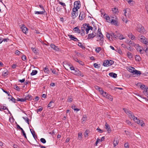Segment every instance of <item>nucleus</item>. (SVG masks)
<instances>
[{"label":"nucleus","instance_id":"nucleus-1","mask_svg":"<svg viewBox=\"0 0 148 148\" xmlns=\"http://www.w3.org/2000/svg\"><path fill=\"white\" fill-rule=\"evenodd\" d=\"M71 70L73 71L72 73L75 75H77L80 76L81 77H83L84 75L81 73L80 71H79L77 69H75L73 66H71L70 67Z\"/></svg>","mask_w":148,"mask_h":148},{"label":"nucleus","instance_id":"nucleus-2","mask_svg":"<svg viewBox=\"0 0 148 148\" xmlns=\"http://www.w3.org/2000/svg\"><path fill=\"white\" fill-rule=\"evenodd\" d=\"M138 40L144 44L147 45L148 41H147V38L141 34H140L138 36Z\"/></svg>","mask_w":148,"mask_h":148},{"label":"nucleus","instance_id":"nucleus-3","mask_svg":"<svg viewBox=\"0 0 148 148\" xmlns=\"http://www.w3.org/2000/svg\"><path fill=\"white\" fill-rule=\"evenodd\" d=\"M134 120L138 124L141 125L142 126H143L145 125V123L142 120H139L137 117H134Z\"/></svg>","mask_w":148,"mask_h":148},{"label":"nucleus","instance_id":"nucleus-4","mask_svg":"<svg viewBox=\"0 0 148 148\" xmlns=\"http://www.w3.org/2000/svg\"><path fill=\"white\" fill-rule=\"evenodd\" d=\"M137 31L140 33H144L145 30L141 25H138L137 27Z\"/></svg>","mask_w":148,"mask_h":148},{"label":"nucleus","instance_id":"nucleus-5","mask_svg":"<svg viewBox=\"0 0 148 148\" xmlns=\"http://www.w3.org/2000/svg\"><path fill=\"white\" fill-rule=\"evenodd\" d=\"M96 37H99V38L103 37V35L101 33V29L100 28H98L97 31V35H96Z\"/></svg>","mask_w":148,"mask_h":148},{"label":"nucleus","instance_id":"nucleus-6","mask_svg":"<svg viewBox=\"0 0 148 148\" xmlns=\"http://www.w3.org/2000/svg\"><path fill=\"white\" fill-rule=\"evenodd\" d=\"M21 29L22 32L26 34L27 31H28V29L24 25L21 27Z\"/></svg>","mask_w":148,"mask_h":148},{"label":"nucleus","instance_id":"nucleus-7","mask_svg":"<svg viewBox=\"0 0 148 148\" xmlns=\"http://www.w3.org/2000/svg\"><path fill=\"white\" fill-rule=\"evenodd\" d=\"M105 128L107 130L108 133H110L111 131V130L110 127L109 125H108L107 123H106L105 124Z\"/></svg>","mask_w":148,"mask_h":148},{"label":"nucleus","instance_id":"nucleus-8","mask_svg":"<svg viewBox=\"0 0 148 148\" xmlns=\"http://www.w3.org/2000/svg\"><path fill=\"white\" fill-rule=\"evenodd\" d=\"M80 2L79 1H75L74 3V7L75 8H78V9L79 8V5H80Z\"/></svg>","mask_w":148,"mask_h":148},{"label":"nucleus","instance_id":"nucleus-9","mask_svg":"<svg viewBox=\"0 0 148 148\" xmlns=\"http://www.w3.org/2000/svg\"><path fill=\"white\" fill-rule=\"evenodd\" d=\"M85 17V15L84 12H82L80 13L79 19L81 20H83Z\"/></svg>","mask_w":148,"mask_h":148},{"label":"nucleus","instance_id":"nucleus-10","mask_svg":"<svg viewBox=\"0 0 148 148\" xmlns=\"http://www.w3.org/2000/svg\"><path fill=\"white\" fill-rule=\"evenodd\" d=\"M96 36V33H92L91 34H89L88 35V39H91V38H93Z\"/></svg>","mask_w":148,"mask_h":148},{"label":"nucleus","instance_id":"nucleus-11","mask_svg":"<svg viewBox=\"0 0 148 148\" xmlns=\"http://www.w3.org/2000/svg\"><path fill=\"white\" fill-rule=\"evenodd\" d=\"M127 70L130 72L132 73L133 74L134 71L135 70V69L134 68L130 66L127 68Z\"/></svg>","mask_w":148,"mask_h":148},{"label":"nucleus","instance_id":"nucleus-12","mask_svg":"<svg viewBox=\"0 0 148 148\" xmlns=\"http://www.w3.org/2000/svg\"><path fill=\"white\" fill-rule=\"evenodd\" d=\"M137 49L138 51H139L141 53H143V51L142 49L143 48L140 46H139V45H136Z\"/></svg>","mask_w":148,"mask_h":148},{"label":"nucleus","instance_id":"nucleus-13","mask_svg":"<svg viewBox=\"0 0 148 148\" xmlns=\"http://www.w3.org/2000/svg\"><path fill=\"white\" fill-rule=\"evenodd\" d=\"M50 46L52 48H53V49L56 51H58L59 50V49L58 48V47L55 46L53 44H51Z\"/></svg>","mask_w":148,"mask_h":148},{"label":"nucleus","instance_id":"nucleus-14","mask_svg":"<svg viewBox=\"0 0 148 148\" xmlns=\"http://www.w3.org/2000/svg\"><path fill=\"white\" fill-rule=\"evenodd\" d=\"M97 41L99 42V44L100 45L102 46L104 42L103 37H100V40H97Z\"/></svg>","mask_w":148,"mask_h":148},{"label":"nucleus","instance_id":"nucleus-15","mask_svg":"<svg viewBox=\"0 0 148 148\" xmlns=\"http://www.w3.org/2000/svg\"><path fill=\"white\" fill-rule=\"evenodd\" d=\"M71 40H73L75 41H78V39L76 37H75L72 35H70L69 36Z\"/></svg>","mask_w":148,"mask_h":148},{"label":"nucleus","instance_id":"nucleus-16","mask_svg":"<svg viewBox=\"0 0 148 148\" xmlns=\"http://www.w3.org/2000/svg\"><path fill=\"white\" fill-rule=\"evenodd\" d=\"M108 60H104L103 62V65L105 66H110Z\"/></svg>","mask_w":148,"mask_h":148},{"label":"nucleus","instance_id":"nucleus-17","mask_svg":"<svg viewBox=\"0 0 148 148\" xmlns=\"http://www.w3.org/2000/svg\"><path fill=\"white\" fill-rule=\"evenodd\" d=\"M71 17L73 19H75L78 15V13L72 12L71 13Z\"/></svg>","mask_w":148,"mask_h":148},{"label":"nucleus","instance_id":"nucleus-18","mask_svg":"<svg viewBox=\"0 0 148 148\" xmlns=\"http://www.w3.org/2000/svg\"><path fill=\"white\" fill-rule=\"evenodd\" d=\"M25 101L26 100H31L32 99V97L30 95H28L24 98Z\"/></svg>","mask_w":148,"mask_h":148},{"label":"nucleus","instance_id":"nucleus-19","mask_svg":"<svg viewBox=\"0 0 148 148\" xmlns=\"http://www.w3.org/2000/svg\"><path fill=\"white\" fill-rule=\"evenodd\" d=\"M109 75L110 77L114 78H116L117 77V74L113 72L110 73Z\"/></svg>","mask_w":148,"mask_h":148},{"label":"nucleus","instance_id":"nucleus-20","mask_svg":"<svg viewBox=\"0 0 148 148\" xmlns=\"http://www.w3.org/2000/svg\"><path fill=\"white\" fill-rule=\"evenodd\" d=\"M127 43L130 46H134L135 45V44L134 43V42L131 40H130L129 41H128V42H127Z\"/></svg>","mask_w":148,"mask_h":148},{"label":"nucleus","instance_id":"nucleus-21","mask_svg":"<svg viewBox=\"0 0 148 148\" xmlns=\"http://www.w3.org/2000/svg\"><path fill=\"white\" fill-rule=\"evenodd\" d=\"M110 23L112 24H114L116 25H117L118 23V22L116 21L114 19H112Z\"/></svg>","mask_w":148,"mask_h":148},{"label":"nucleus","instance_id":"nucleus-22","mask_svg":"<svg viewBox=\"0 0 148 148\" xmlns=\"http://www.w3.org/2000/svg\"><path fill=\"white\" fill-rule=\"evenodd\" d=\"M127 114L129 116V118L131 119H134V117H136L132 114L131 112H129Z\"/></svg>","mask_w":148,"mask_h":148},{"label":"nucleus","instance_id":"nucleus-23","mask_svg":"<svg viewBox=\"0 0 148 148\" xmlns=\"http://www.w3.org/2000/svg\"><path fill=\"white\" fill-rule=\"evenodd\" d=\"M119 142V141L117 140V139H115L113 142V145L114 147H115L117 145Z\"/></svg>","mask_w":148,"mask_h":148},{"label":"nucleus","instance_id":"nucleus-24","mask_svg":"<svg viewBox=\"0 0 148 148\" xmlns=\"http://www.w3.org/2000/svg\"><path fill=\"white\" fill-rule=\"evenodd\" d=\"M104 18L106 19L107 22L110 23L111 20H110V18L108 16H105Z\"/></svg>","mask_w":148,"mask_h":148},{"label":"nucleus","instance_id":"nucleus-25","mask_svg":"<svg viewBox=\"0 0 148 148\" xmlns=\"http://www.w3.org/2000/svg\"><path fill=\"white\" fill-rule=\"evenodd\" d=\"M141 74V73L140 71L137 70H136V69H135L134 72L133 73V74H136L137 75H140Z\"/></svg>","mask_w":148,"mask_h":148},{"label":"nucleus","instance_id":"nucleus-26","mask_svg":"<svg viewBox=\"0 0 148 148\" xmlns=\"http://www.w3.org/2000/svg\"><path fill=\"white\" fill-rule=\"evenodd\" d=\"M110 34V36L112 38H116L117 37H118V36L116 35V34L113 33H111Z\"/></svg>","mask_w":148,"mask_h":148},{"label":"nucleus","instance_id":"nucleus-27","mask_svg":"<svg viewBox=\"0 0 148 148\" xmlns=\"http://www.w3.org/2000/svg\"><path fill=\"white\" fill-rule=\"evenodd\" d=\"M78 43H79L78 44V46L80 47L82 49H85V47H84V46L83 45V44L80 42H79Z\"/></svg>","mask_w":148,"mask_h":148},{"label":"nucleus","instance_id":"nucleus-28","mask_svg":"<svg viewBox=\"0 0 148 148\" xmlns=\"http://www.w3.org/2000/svg\"><path fill=\"white\" fill-rule=\"evenodd\" d=\"M127 57L130 58H133L132 54L129 51L127 52Z\"/></svg>","mask_w":148,"mask_h":148},{"label":"nucleus","instance_id":"nucleus-29","mask_svg":"<svg viewBox=\"0 0 148 148\" xmlns=\"http://www.w3.org/2000/svg\"><path fill=\"white\" fill-rule=\"evenodd\" d=\"M45 12V11H43L41 12L36 11L35 12V14H43Z\"/></svg>","mask_w":148,"mask_h":148},{"label":"nucleus","instance_id":"nucleus-30","mask_svg":"<svg viewBox=\"0 0 148 148\" xmlns=\"http://www.w3.org/2000/svg\"><path fill=\"white\" fill-rule=\"evenodd\" d=\"M135 59L136 61L139 62L141 60V58L140 57L137 55H136L135 57Z\"/></svg>","mask_w":148,"mask_h":148},{"label":"nucleus","instance_id":"nucleus-31","mask_svg":"<svg viewBox=\"0 0 148 148\" xmlns=\"http://www.w3.org/2000/svg\"><path fill=\"white\" fill-rule=\"evenodd\" d=\"M75 32H77L79 33H80V29H79L78 27H75L73 30Z\"/></svg>","mask_w":148,"mask_h":148},{"label":"nucleus","instance_id":"nucleus-32","mask_svg":"<svg viewBox=\"0 0 148 148\" xmlns=\"http://www.w3.org/2000/svg\"><path fill=\"white\" fill-rule=\"evenodd\" d=\"M38 71L36 70H33L32 72L31 73V75L33 76L36 75Z\"/></svg>","mask_w":148,"mask_h":148},{"label":"nucleus","instance_id":"nucleus-33","mask_svg":"<svg viewBox=\"0 0 148 148\" xmlns=\"http://www.w3.org/2000/svg\"><path fill=\"white\" fill-rule=\"evenodd\" d=\"M87 119V117L85 115H84L83 116L82 118V122L84 123L86 120Z\"/></svg>","mask_w":148,"mask_h":148},{"label":"nucleus","instance_id":"nucleus-34","mask_svg":"<svg viewBox=\"0 0 148 148\" xmlns=\"http://www.w3.org/2000/svg\"><path fill=\"white\" fill-rule=\"evenodd\" d=\"M32 134L33 137L35 139L37 138V135H36V133L33 130L32 133Z\"/></svg>","mask_w":148,"mask_h":148},{"label":"nucleus","instance_id":"nucleus-35","mask_svg":"<svg viewBox=\"0 0 148 148\" xmlns=\"http://www.w3.org/2000/svg\"><path fill=\"white\" fill-rule=\"evenodd\" d=\"M106 97L109 99L111 101H112V98L110 96V95L108 94L107 95V96Z\"/></svg>","mask_w":148,"mask_h":148},{"label":"nucleus","instance_id":"nucleus-36","mask_svg":"<svg viewBox=\"0 0 148 148\" xmlns=\"http://www.w3.org/2000/svg\"><path fill=\"white\" fill-rule=\"evenodd\" d=\"M78 8H75V7H74V8H73L72 12H75H75L78 13Z\"/></svg>","mask_w":148,"mask_h":148},{"label":"nucleus","instance_id":"nucleus-37","mask_svg":"<svg viewBox=\"0 0 148 148\" xmlns=\"http://www.w3.org/2000/svg\"><path fill=\"white\" fill-rule=\"evenodd\" d=\"M44 71L45 73L47 74H49V69L47 67L44 68Z\"/></svg>","mask_w":148,"mask_h":148},{"label":"nucleus","instance_id":"nucleus-38","mask_svg":"<svg viewBox=\"0 0 148 148\" xmlns=\"http://www.w3.org/2000/svg\"><path fill=\"white\" fill-rule=\"evenodd\" d=\"M9 72L8 71L3 72L2 73V75L4 77H6L8 74Z\"/></svg>","mask_w":148,"mask_h":148},{"label":"nucleus","instance_id":"nucleus-39","mask_svg":"<svg viewBox=\"0 0 148 148\" xmlns=\"http://www.w3.org/2000/svg\"><path fill=\"white\" fill-rule=\"evenodd\" d=\"M23 119L26 121V123L28 124H29V119L27 117H23Z\"/></svg>","mask_w":148,"mask_h":148},{"label":"nucleus","instance_id":"nucleus-40","mask_svg":"<svg viewBox=\"0 0 148 148\" xmlns=\"http://www.w3.org/2000/svg\"><path fill=\"white\" fill-rule=\"evenodd\" d=\"M94 66L95 68L98 69L100 67V64H97L95 63L94 64Z\"/></svg>","mask_w":148,"mask_h":148},{"label":"nucleus","instance_id":"nucleus-41","mask_svg":"<svg viewBox=\"0 0 148 148\" xmlns=\"http://www.w3.org/2000/svg\"><path fill=\"white\" fill-rule=\"evenodd\" d=\"M17 101H19L22 102H24L25 101V100H24V98L23 99H20L18 98H17Z\"/></svg>","mask_w":148,"mask_h":148},{"label":"nucleus","instance_id":"nucleus-42","mask_svg":"<svg viewBox=\"0 0 148 148\" xmlns=\"http://www.w3.org/2000/svg\"><path fill=\"white\" fill-rule=\"evenodd\" d=\"M101 49V48L100 47H97L95 49V51L99 53Z\"/></svg>","mask_w":148,"mask_h":148},{"label":"nucleus","instance_id":"nucleus-43","mask_svg":"<svg viewBox=\"0 0 148 148\" xmlns=\"http://www.w3.org/2000/svg\"><path fill=\"white\" fill-rule=\"evenodd\" d=\"M123 110H124V111H125V112L127 114L129 112H130V111L129 110L126 109H125V108H123Z\"/></svg>","mask_w":148,"mask_h":148},{"label":"nucleus","instance_id":"nucleus-44","mask_svg":"<svg viewBox=\"0 0 148 148\" xmlns=\"http://www.w3.org/2000/svg\"><path fill=\"white\" fill-rule=\"evenodd\" d=\"M31 49L34 53L36 54H37V53H38L36 49H35L34 48L32 47Z\"/></svg>","mask_w":148,"mask_h":148},{"label":"nucleus","instance_id":"nucleus-45","mask_svg":"<svg viewBox=\"0 0 148 148\" xmlns=\"http://www.w3.org/2000/svg\"><path fill=\"white\" fill-rule=\"evenodd\" d=\"M109 62V65L110 66H111L113 64H114V62L112 60H108Z\"/></svg>","mask_w":148,"mask_h":148},{"label":"nucleus","instance_id":"nucleus-46","mask_svg":"<svg viewBox=\"0 0 148 148\" xmlns=\"http://www.w3.org/2000/svg\"><path fill=\"white\" fill-rule=\"evenodd\" d=\"M40 141L43 143H46L45 140L44 138H41L40 139Z\"/></svg>","mask_w":148,"mask_h":148},{"label":"nucleus","instance_id":"nucleus-47","mask_svg":"<svg viewBox=\"0 0 148 148\" xmlns=\"http://www.w3.org/2000/svg\"><path fill=\"white\" fill-rule=\"evenodd\" d=\"M130 38H131V39L133 40L134 39L135 37L132 34H131L130 35H129Z\"/></svg>","mask_w":148,"mask_h":148},{"label":"nucleus","instance_id":"nucleus-48","mask_svg":"<svg viewBox=\"0 0 148 148\" xmlns=\"http://www.w3.org/2000/svg\"><path fill=\"white\" fill-rule=\"evenodd\" d=\"M52 72L53 74L56 75H58V72H57L55 70H52Z\"/></svg>","mask_w":148,"mask_h":148},{"label":"nucleus","instance_id":"nucleus-49","mask_svg":"<svg viewBox=\"0 0 148 148\" xmlns=\"http://www.w3.org/2000/svg\"><path fill=\"white\" fill-rule=\"evenodd\" d=\"M83 27H81V29H84V31H85L86 30V27L87 26V25L86 24H85V25H84V24L83 25Z\"/></svg>","mask_w":148,"mask_h":148},{"label":"nucleus","instance_id":"nucleus-50","mask_svg":"<svg viewBox=\"0 0 148 148\" xmlns=\"http://www.w3.org/2000/svg\"><path fill=\"white\" fill-rule=\"evenodd\" d=\"M112 10L113 11V12L115 13H116L118 11V10L116 8H114L112 9Z\"/></svg>","mask_w":148,"mask_h":148},{"label":"nucleus","instance_id":"nucleus-51","mask_svg":"<svg viewBox=\"0 0 148 148\" xmlns=\"http://www.w3.org/2000/svg\"><path fill=\"white\" fill-rule=\"evenodd\" d=\"M77 62L82 65H84V63L83 62L79 60Z\"/></svg>","mask_w":148,"mask_h":148},{"label":"nucleus","instance_id":"nucleus-52","mask_svg":"<svg viewBox=\"0 0 148 148\" xmlns=\"http://www.w3.org/2000/svg\"><path fill=\"white\" fill-rule=\"evenodd\" d=\"M53 103V102L52 101H50L48 105V107H50L52 106V104Z\"/></svg>","mask_w":148,"mask_h":148},{"label":"nucleus","instance_id":"nucleus-53","mask_svg":"<svg viewBox=\"0 0 148 148\" xmlns=\"http://www.w3.org/2000/svg\"><path fill=\"white\" fill-rule=\"evenodd\" d=\"M108 94V93L107 92H104V91H103V93H102L101 94L102 95L103 97H106L107 96V95Z\"/></svg>","mask_w":148,"mask_h":148},{"label":"nucleus","instance_id":"nucleus-54","mask_svg":"<svg viewBox=\"0 0 148 148\" xmlns=\"http://www.w3.org/2000/svg\"><path fill=\"white\" fill-rule=\"evenodd\" d=\"M2 90L3 92L6 94H7L8 96H10V93L9 92L5 90H4L2 88Z\"/></svg>","mask_w":148,"mask_h":148},{"label":"nucleus","instance_id":"nucleus-55","mask_svg":"<svg viewBox=\"0 0 148 148\" xmlns=\"http://www.w3.org/2000/svg\"><path fill=\"white\" fill-rule=\"evenodd\" d=\"M14 89L18 91H19L20 90V88L17 85L15 86Z\"/></svg>","mask_w":148,"mask_h":148},{"label":"nucleus","instance_id":"nucleus-56","mask_svg":"<svg viewBox=\"0 0 148 148\" xmlns=\"http://www.w3.org/2000/svg\"><path fill=\"white\" fill-rule=\"evenodd\" d=\"M21 53L19 51L16 50L15 52V53L17 55H19L20 53Z\"/></svg>","mask_w":148,"mask_h":148},{"label":"nucleus","instance_id":"nucleus-57","mask_svg":"<svg viewBox=\"0 0 148 148\" xmlns=\"http://www.w3.org/2000/svg\"><path fill=\"white\" fill-rule=\"evenodd\" d=\"M115 51L116 52H118L120 54H121V53H122V51H121V50L119 49H118V48L116 50H115Z\"/></svg>","mask_w":148,"mask_h":148},{"label":"nucleus","instance_id":"nucleus-58","mask_svg":"<svg viewBox=\"0 0 148 148\" xmlns=\"http://www.w3.org/2000/svg\"><path fill=\"white\" fill-rule=\"evenodd\" d=\"M125 148H129V144L128 143H126L124 144Z\"/></svg>","mask_w":148,"mask_h":148},{"label":"nucleus","instance_id":"nucleus-59","mask_svg":"<svg viewBox=\"0 0 148 148\" xmlns=\"http://www.w3.org/2000/svg\"><path fill=\"white\" fill-rule=\"evenodd\" d=\"M39 97L38 96L36 97L34 99H33V100L35 101H36L38 100L39 99Z\"/></svg>","mask_w":148,"mask_h":148},{"label":"nucleus","instance_id":"nucleus-60","mask_svg":"<svg viewBox=\"0 0 148 148\" xmlns=\"http://www.w3.org/2000/svg\"><path fill=\"white\" fill-rule=\"evenodd\" d=\"M88 133H89V131L88 130V131L86 130V132H85V134H84L85 137H86V136H88Z\"/></svg>","mask_w":148,"mask_h":148},{"label":"nucleus","instance_id":"nucleus-61","mask_svg":"<svg viewBox=\"0 0 148 148\" xmlns=\"http://www.w3.org/2000/svg\"><path fill=\"white\" fill-rule=\"evenodd\" d=\"M59 3L63 6H66V5H65V3H64L62 2H59Z\"/></svg>","mask_w":148,"mask_h":148},{"label":"nucleus","instance_id":"nucleus-62","mask_svg":"<svg viewBox=\"0 0 148 148\" xmlns=\"http://www.w3.org/2000/svg\"><path fill=\"white\" fill-rule=\"evenodd\" d=\"M17 128L21 130V131L23 130V129L18 124L17 125Z\"/></svg>","mask_w":148,"mask_h":148},{"label":"nucleus","instance_id":"nucleus-63","mask_svg":"<svg viewBox=\"0 0 148 148\" xmlns=\"http://www.w3.org/2000/svg\"><path fill=\"white\" fill-rule=\"evenodd\" d=\"M80 32H81V34H84L85 31L83 29H82L80 30Z\"/></svg>","mask_w":148,"mask_h":148},{"label":"nucleus","instance_id":"nucleus-64","mask_svg":"<svg viewBox=\"0 0 148 148\" xmlns=\"http://www.w3.org/2000/svg\"><path fill=\"white\" fill-rule=\"evenodd\" d=\"M22 59L24 61L26 60V57L25 56L23 55L22 57Z\"/></svg>","mask_w":148,"mask_h":148}]
</instances>
